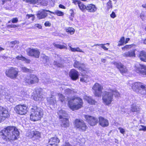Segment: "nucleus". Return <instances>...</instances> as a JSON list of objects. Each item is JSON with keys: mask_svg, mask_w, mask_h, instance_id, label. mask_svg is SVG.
I'll list each match as a JSON object with an SVG mask.
<instances>
[{"mask_svg": "<svg viewBox=\"0 0 146 146\" xmlns=\"http://www.w3.org/2000/svg\"><path fill=\"white\" fill-rule=\"evenodd\" d=\"M1 137L7 141H12L17 139L19 132L15 126H8L0 131Z\"/></svg>", "mask_w": 146, "mask_h": 146, "instance_id": "f257e3e1", "label": "nucleus"}, {"mask_svg": "<svg viewBox=\"0 0 146 146\" xmlns=\"http://www.w3.org/2000/svg\"><path fill=\"white\" fill-rule=\"evenodd\" d=\"M118 97L119 93L117 90L109 88L108 91H105L102 96L103 102L106 105L109 106L111 104L113 101V96Z\"/></svg>", "mask_w": 146, "mask_h": 146, "instance_id": "f03ea898", "label": "nucleus"}, {"mask_svg": "<svg viewBox=\"0 0 146 146\" xmlns=\"http://www.w3.org/2000/svg\"><path fill=\"white\" fill-rule=\"evenodd\" d=\"M43 110L36 105L32 106L30 109V120L33 122L40 120L43 115Z\"/></svg>", "mask_w": 146, "mask_h": 146, "instance_id": "7ed1b4c3", "label": "nucleus"}, {"mask_svg": "<svg viewBox=\"0 0 146 146\" xmlns=\"http://www.w3.org/2000/svg\"><path fill=\"white\" fill-rule=\"evenodd\" d=\"M84 102L81 98L73 96L70 98L68 102V105L72 111L77 110L83 107Z\"/></svg>", "mask_w": 146, "mask_h": 146, "instance_id": "20e7f679", "label": "nucleus"}, {"mask_svg": "<svg viewBox=\"0 0 146 146\" xmlns=\"http://www.w3.org/2000/svg\"><path fill=\"white\" fill-rule=\"evenodd\" d=\"M74 127L80 131L84 132L88 129V126L86 123L82 119H76L73 122Z\"/></svg>", "mask_w": 146, "mask_h": 146, "instance_id": "39448f33", "label": "nucleus"}, {"mask_svg": "<svg viewBox=\"0 0 146 146\" xmlns=\"http://www.w3.org/2000/svg\"><path fill=\"white\" fill-rule=\"evenodd\" d=\"M26 136L33 141H38L41 137V133L36 130H30L27 133Z\"/></svg>", "mask_w": 146, "mask_h": 146, "instance_id": "423d86ee", "label": "nucleus"}, {"mask_svg": "<svg viewBox=\"0 0 146 146\" xmlns=\"http://www.w3.org/2000/svg\"><path fill=\"white\" fill-rule=\"evenodd\" d=\"M19 73V71L17 68L11 67L6 70L5 73L7 77L14 79L17 78Z\"/></svg>", "mask_w": 146, "mask_h": 146, "instance_id": "0eeeda50", "label": "nucleus"}, {"mask_svg": "<svg viewBox=\"0 0 146 146\" xmlns=\"http://www.w3.org/2000/svg\"><path fill=\"white\" fill-rule=\"evenodd\" d=\"M28 109V106L24 104H19L16 105L14 108V110L15 113L21 115H25L27 114Z\"/></svg>", "mask_w": 146, "mask_h": 146, "instance_id": "6e6552de", "label": "nucleus"}, {"mask_svg": "<svg viewBox=\"0 0 146 146\" xmlns=\"http://www.w3.org/2000/svg\"><path fill=\"white\" fill-rule=\"evenodd\" d=\"M24 82L26 84L31 85L38 83L39 79L38 76L35 74L27 75L24 79Z\"/></svg>", "mask_w": 146, "mask_h": 146, "instance_id": "1a4fd4ad", "label": "nucleus"}, {"mask_svg": "<svg viewBox=\"0 0 146 146\" xmlns=\"http://www.w3.org/2000/svg\"><path fill=\"white\" fill-rule=\"evenodd\" d=\"M92 89L94 90V94L96 97H101L102 93L103 87L102 86L98 83H95L93 86Z\"/></svg>", "mask_w": 146, "mask_h": 146, "instance_id": "9d476101", "label": "nucleus"}, {"mask_svg": "<svg viewBox=\"0 0 146 146\" xmlns=\"http://www.w3.org/2000/svg\"><path fill=\"white\" fill-rule=\"evenodd\" d=\"M10 116V113L8 110L5 108L0 106V122L9 118Z\"/></svg>", "mask_w": 146, "mask_h": 146, "instance_id": "9b49d317", "label": "nucleus"}, {"mask_svg": "<svg viewBox=\"0 0 146 146\" xmlns=\"http://www.w3.org/2000/svg\"><path fill=\"white\" fill-rule=\"evenodd\" d=\"M28 55L34 57L35 58H39L40 54V52L39 49L37 48H29L26 50Z\"/></svg>", "mask_w": 146, "mask_h": 146, "instance_id": "f8f14e48", "label": "nucleus"}, {"mask_svg": "<svg viewBox=\"0 0 146 146\" xmlns=\"http://www.w3.org/2000/svg\"><path fill=\"white\" fill-rule=\"evenodd\" d=\"M84 117L86 121L91 126L96 125L98 122V119L96 117L88 115H85Z\"/></svg>", "mask_w": 146, "mask_h": 146, "instance_id": "ddd939ff", "label": "nucleus"}, {"mask_svg": "<svg viewBox=\"0 0 146 146\" xmlns=\"http://www.w3.org/2000/svg\"><path fill=\"white\" fill-rule=\"evenodd\" d=\"M139 66V67H136L135 71L139 74L142 75L143 77L146 76V65L140 64Z\"/></svg>", "mask_w": 146, "mask_h": 146, "instance_id": "4468645a", "label": "nucleus"}, {"mask_svg": "<svg viewBox=\"0 0 146 146\" xmlns=\"http://www.w3.org/2000/svg\"><path fill=\"white\" fill-rule=\"evenodd\" d=\"M73 66L75 68H78L81 72L86 73L88 72V68L85 67V65L84 63L80 64L79 62L75 61L74 64Z\"/></svg>", "mask_w": 146, "mask_h": 146, "instance_id": "2eb2a0df", "label": "nucleus"}, {"mask_svg": "<svg viewBox=\"0 0 146 146\" xmlns=\"http://www.w3.org/2000/svg\"><path fill=\"white\" fill-rule=\"evenodd\" d=\"M79 75L78 71L74 69H71L69 74V77L73 81H75L78 79Z\"/></svg>", "mask_w": 146, "mask_h": 146, "instance_id": "dca6fc26", "label": "nucleus"}, {"mask_svg": "<svg viewBox=\"0 0 146 146\" xmlns=\"http://www.w3.org/2000/svg\"><path fill=\"white\" fill-rule=\"evenodd\" d=\"M141 82H135L132 84L131 87L132 89L134 91L140 90V88L146 91V85H141Z\"/></svg>", "mask_w": 146, "mask_h": 146, "instance_id": "f3484780", "label": "nucleus"}, {"mask_svg": "<svg viewBox=\"0 0 146 146\" xmlns=\"http://www.w3.org/2000/svg\"><path fill=\"white\" fill-rule=\"evenodd\" d=\"M60 142V140L57 137H52L49 139L48 144L46 146H58Z\"/></svg>", "mask_w": 146, "mask_h": 146, "instance_id": "a211bd4d", "label": "nucleus"}, {"mask_svg": "<svg viewBox=\"0 0 146 146\" xmlns=\"http://www.w3.org/2000/svg\"><path fill=\"white\" fill-rule=\"evenodd\" d=\"M117 68L119 70L120 73L122 74H126L128 72V70L123 64L121 63H116L115 64Z\"/></svg>", "mask_w": 146, "mask_h": 146, "instance_id": "6ab92c4d", "label": "nucleus"}, {"mask_svg": "<svg viewBox=\"0 0 146 146\" xmlns=\"http://www.w3.org/2000/svg\"><path fill=\"white\" fill-rule=\"evenodd\" d=\"M59 119H62L61 120V126L62 127L66 128L69 127L70 122L69 119L66 118H63L62 115H60L59 116Z\"/></svg>", "mask_w": 146, "mask_h": 146, "instance_id": "aec40b11", "label": "nucleus"}, {"mask_svg": "<svg viewBox=\"0 0 146 146\" xmlns=\"http://www.w3.org/2000/svg\"><path fill=\"white\" fill-rule=\"evenodd\" d=\"M50 12V11L45 9L38 11L36 14L37 18L39 20L45 18L47 16V12Z\"/></svg>", "mask_w": 146, "mask_h": 146, "instance_id": "412c9836", "label": "nucleus"}, {"mask_svg": "<svg viewBox=\"0 0 146 146\" xmlns=\"http://www.w3.org/2000/svg\"><path fill=\"white\" fill-rule=\"evenodd\" d=\"M99 125L102 127H107L109 125L108 120L102 116L98 117Z\"/></svg>", "mask_w": 146, "mask_h": 146, "instance_id": "4be33fe9", "label": "nucleus"}, {"mask_svg": "<svg viewBox=\"0 0 146 146\" xmlns=\"http://www.w3.org/2000/svg\"><path fill=\"white\" fill-rule=\"evenodd\" d=\"M136 50L135 49H133L131 50L126 52L123 54L122 55L124 57L127 58L130 57H136L135 51Z\"/></svg>", "mask_w": 146, "mask_h": 146, "instance_id": "5701e85b", "label": "nucleus"}, {"mask_svg": "<svg viewBox=\"0 0 146 146\" xmlns=\"http://www.w3.org/2000/svg\"><path fill=\"white\" fill-rule=\"evenodd\" d=\"M137 56L141 61L146 62V51L144 50L139 51Z\"/></svg>", "mask_w": 146, "mask_h": 146, "instance_id": "b1692460", "label": "nucleus"}, {"mask_svg": "<svg viewBox=\"0 0 146 146\" xmlns=\"http://www.w3.org/2000/svg\"><path fill=\"white\" fill-rule=\"evenodd\" d=\"M73 3L75 5H78L79 8L82 11H86V6L83 2L78 0H74Z\"/></svg>", "mask_w": 146, "mask_h": 146, "instance_id": "393cba45", "label": "nucleus"}, {"mask_svg": "<svg viewBox=\"0 0 146 146\" xmlns=\"http://www.w3.org/2000/svg\"><path fill=\"white\" fill-rule=\"evenodd\" d=\"M86 8V11L90 13H94L96 11L97 9L95 5L92 3L88 4Z\"/></svg>", "mask_w": 146, "mask_h": 146, "instance_id": "a878e982", "label": "nucleus"}, {"mask_svg": "<svg viewBox=\"0 0 146 146\" xmlns=\"http://www.w3.org/2000/svg\"><path fill=\"white\" fill-rule=\"evenodd\" d=\"M86 100L88 103L90 105H95L97 103L96 101L91 97H87Z\"/></svg>", "mask_w": 146, "mask_h": 146, "instance_id": "bb28decb", "label": "nucleus"}, {"mask_svg": "<svg viewBox=\"0 0 146 146\" xmlns=\"http://www.w3.org/2000/svg\"><path fill=\"white\" fill-rule=\"evenodd\" d=\"M32 97L34 100L36 101L41 100L42 98L41 95L37 93H34L32 95Z\"/></svg>", "mask_w": 146, "mask_h": 146, "instance_id": "cd10ccee", "label": "nucleus"}, {"mask_svg": "<svg viewBox=\"0 0 146 146\" xmlns=\"http://www.w3.org/2000/svg\"><path fill=\"white\" fill-rule=\"evenodd\" d=\"M131 111L132 112H137L140 111V109L136 105L132 104L131 107Z\"/></svg>", "mask_w": 146, "mask_h": 146, "instance_id": "c85d7f7f", "label": "nucleus"}, {"mask_svg": "<svg viewBox=\"0 0 146 146\" xmlns=\"http://www.w3.org/2000/svg\"><path fill=\"white\" fill-rule=\"evenodd\" d=\"M63 44H64L65 45H62L59 44H57L55 43L53 44V45L54 47L56 48H59L60 49H67V47H66V45L65 44V43H63Z\"/></svg>", "mask_w": 146, "mask_h": 146, "instance_id": "c756f323", "label": "nucleus"}, {"mask_svg": "<svg viewBox=\"0 0 146 146\" xmlns=\"http://www.w3.org/2000/svg\"><path fill=\"white\" fill-rule=\"evenodd\" d=\"M66 31L70 35L73 34L75 32V29L72 27H68L65 29Z\"/></svg>", "mask_w": 146, "mask_h": 146, "instance_id": "7c9ffc66", "label": "nucleus"}, {"mask_svg": "<svg viewBox=\"0 0 146 146\" xmlns=\"http://www.w3.org/2000/svg\"><path fill=\"white\" fill-rule=\"evenodd\" d=\"M81 76L82 77L80 78V81L83 82H86L88 78V76L87 75L83 74H82Z\"/></svg>", "mask_w": 146, "mask_h": 146, "instance_id": "2f4dec72", "label": "nucleus"}, {"mask_svg": "<svg viewBox=\"0 0 146 146\" xmlns=\"http://www.w3.org/2000/svg\"><path fill=\"white\" fill-rule=\"evenodd\" d=\"M125 44V38L124 36H121L118 41L117 46H119Z\"/></svg>", "mask_w": 146, "mask_h": 146, "instance_id": "473e14b6", "label": "nucleus"}, {"mask_svg": "<svg viewBox=\"0 0 146 146\" xmlns=\"http://www.w3.org/2000/svg\"><path fill=\"white\" fill-rule=\"evenodd\" d=\"M71 51L73 52H84L79 47H77L76 48H74L69 46Z\"/></svg>", "mask_w": 146, "mask_h": 146, "instance_id": "72a5a7b5", "label": "nucleus"}, {"mask_svg": "<svg viewBox=\"0 0 146 146\" xmlns=\"http://www.w3.org/2000/svg\"><path fill=\"white\" fill-rule=\"evenodd\" d=\"M21 70L23 72L31 73L33 72V70L30 69H28L25 67H23L21 68Z\"/></svg>", "mask_w": 146, "mask_h": 146, "instance_id": "f704fd0d", "label": "nucleus"}, {"mask_svg": "<svg viewBox=\"0 0 146 146\" xmlns=\"http://www.w3.org/2000/svg\"><path fill=\"white\" fill-rule=\"evenodd\" d=\"M26 2L30 4H35L38 3V0H23Z\"/></svg>", "mask_w": 146, "mask_h": 146, "instance_id": "c9c22d12", "label": "nucleus"}, {"mask_svg": "<svg viewBox=\"0 0 146 146\" xmlns=\"http://www.w3.org/2000/svg\"><path fill=\"white\" fill-rule=\"evenodd\" d=\"M58 95L59 99L62 102L64 101L65 99V96H64L61 94H59Z\"/></svg>", "mask_w": 146, "mask_h": 146, "instance_id": "e433bc0d", "label": "nucleus"}, {"mask_svg": "<svg viewBox=\"0 0 146 146\" xmlns=\"http://www.w3.org/2000/svg\"><path fill=\"white\" fill-rule=\"evenodd\" d=\"M54 13L58 16H62L64 15V13L63 12L58 10L56 11Z\"/></svg>", "mask_w": 146, "mask_h": 146, "instance_id": "4c0bfd02", "label": "nucleus"}, {"mask_svg": "<svg viewBox=\"0 0 146 146\" xmlns=\"http://www.w3.org/2000/svg\"><path fill=\"white\" fill-rule=\"evenodd\" d=\"M106 5L108 9L109 10L110 8H111L112 7L111 1L110 0H109L107 3Z\"/></svg>", "mask_w": 146, "mask_h": 146, "instance_id": "58836bf2", "label": "nucleus"}, {"mask_svg": "<svg viewBox=\"0 0 146 146\" xmlns=\"http://www.w3.org/2000/svg\"><path fill=\"white\" fill-rule=\"evenodd\" d=\"M32 17V20L33 21L35 19V16L34 15L32 14H27L26 15V19H29L30 17Z\"/></svg>", "mask_w": 146, "mask_h": 146, "instance_id": "ea45409f", "label": "nucleus"}, {"mask_svg": "<svg viewBox=\"0 0 146 146\" xmlns=\"http://www.w3.org/2000/svg\"><path fill=\"white\" fill-rule=\"evenodd\" d=\"M7 27L8 28H15L18 27V25L14 24L8 25L7 26Z\"/></svg>", "mask_w": 146, "mask_h": 146, "instance_id": "a19ab883", "label": "nucleus"}, {"mask_svg": "<svg viewBox=\"0 0 146 146\" xmlns=\"http://www.w3.org/2000/svg\"><path fill=\"white\" fill-rule=\"evenodd\" d=\"M11 21L12 23H16L18 22V20L17 17H14L12 19Z\"/></svg>", "mask_w": 146, "mask_h": 146, "instance_id": "79ce46f5", "label": "nucleus"}, {"mask_svg": "<svg viewBox=\"0 0 146 146\" xmlns=\"http://www.w3.org/2000/svg\"><path fill=\"white\" fill-rule=\"evenodd\" d=\"M10 43V44L12 45H15L16 44H19V41L15 40L11 41Z\"/></svg>", "mask_w": 146, "mask_h": 146, "instance_id": "37998d69", "label": "nucleus"}, {"mask_svg": "<svg viewBox=\"0 0 146 146\" xmlns=\"http://www.w3.org/2000/svg\"><path fill=\"white\" fill-rule=\"evenodd\" d=\"M118 129L121 133L124 135L125 134V129L121 127H119L118 128Z\"/></svg>", "mask_w": 146, "mask_h": 146, "instance_id": "c03bdc74", "label": "nucleus"}, {"mask_svg": "<svg viewBox=\"0 0 146 146\" xmlns=\"http://www.w3.org/2000/svg\"><path fill=\"white\" fill-rule=\"evenodd\" d=\"M24 56H23L22 55H21L20 56H17L16 57V59L19 60H22L23 61V60L24 58Z\"/></svg>", "mask_w": 146, "mask_h": 146, "instance_id": "a18cd8bd", "label": "nucleus"}, {"mask_svg": "<svg viewBox=\"0 0 146 146\" xmlns=\"http://www.w3.org/2000/svg\"><path fill=\"white\" fill-rule=\"evenodd\" d=\"M23 61H25L26 63L27 64L30 63L31 62L29 59H27L25 57L23 58Z\"/></svg>", "mask_w": 146, "mask_h": 146, "instance_id": "49530a36", "label": "nucleus"}, {"mask_svg": "<svg viewBox=\"0 0 146 146\" xmlns=\"http://www.w3.org/2000/svg\"><path fill=\"white\" fill-rule=\"evenodd\" d=\"M110 16L112 18L114 19L116 17V15L114 11H112L110 15Z\"/></svg>", "mask_w": 146, "mask_h": 146, "instance_id": "de8ad7c7", "label": "nucleus"}, {"mask_svg": "<svg viewBox=\"0 0 146 146\" xmlns=\"http://www.w3.org/2000/svg\"><path fill=\"white\" fill-rule=\"evenodd\" d=\"M45 26L46 27H50L51 25V23L49 21H46L44 23Z\"/></svg>", "mask_w": 146, "mask_h": 146, "instance_id": "09e8293b", "label": "nucleus"}, {"mask_svg": "<svg viewBox=\"0 0 146 146\" xmlns=\"http://www.w3.org/2000/svg\"><path fill=\"white\" fill-rule=\"evenodd\" d=\"M106 44H101V47L103 49L106 50H107L108 49V48H106V46H105Z\"/></svg>", "mask_w": 146, "mask_h": 146, "instance_id": "8fccbe9b", "label": "nucleus"}, {"mask_svg": "<svg viewBox=\"0 0 146 146\" xmlns=\"http://www.w3.org/2000/svg\"><path fill=\"white\" fill-rule=\"evenodd\" d=\"M74 13L73 12H72L70 14V15L69 17V19L70 20L72 21L73 20V18L74 17Z\"/></svg>", "mask_w": 146, "mask_h": 146, "instance_id": "3c124183", "label": "nucleus"}, {"mask_svg": "<svg viewBox=\"0 0 146 146\" xmlns=\"http://www.w3.org/2000/svg\"><path fill=\"white\" fill-rule=\"evenodd\" d=\"M58 113L60 114H62V115L64 116V114H65L66 113V111H64L62 110H61L59 111Z\"/></svg>", "mask_w": 146, "mask_h": 146, "instance_id": "603ef678", "label": "nucleus"}, {"mask_svg": "<svg viewBox=\"0 0 146 146\" xmlns=\"http://www.w3.org/2000/svg\"><path fill=\"white\" fill-rule=\"evenodd\" d=\"M141 126L142 127L141 128H140L139 129V131H146V127L144 126L143 125H141Z\"/></svg>", "mask_w": 146, "mask_h": 146, "instance_id": "864d4df0", "label": "nucleus"}, {"mask_svg": "<svg viewBox=\"0 0 146 146\" xmlns=\"http://www.w3.org/2000/svg\"><path fill=\"white\" fill-rule=\"evenodd\" d=\"M121 49L122 50L124 51H125L127 49H129L127 45H125L123 47L121 48Z\"/></svg>", "mask_w": 146, "mask_h": 146, "instance_id": "5fc2aeb1", "label": "nucleus"}, {"mask_svg": "<svg viewBox=\"0 0 146 146\" xmlns=\"http://www.w3.org/2000/svg\"><path fill=\"white\" fill-rule=\"evenodd\" d=\"M62 146H72L68 142H65L64 145H63Z\"/></svg>", "mask_w": 146, "mask_h": 146, "instance_id": "6e6d98bb", "label": "nucleus"}, {"mask_svg": "<svg viewBox=\"0 0 146 146\" xmlns=\"http://www.w3.org/2000/svg\"><path fill=\"white\" fill-rule=\"evenodd\" d=\"M11 0H2V3L1 4L4 5L5 3L7 2H11Z\"/></svg>", "mask_w": 146, "mask_h": 146, "instance_id": "4d7b16f0", "label": "nucleus"}, {"mask_svg": "<svg viewBox=\"0 0 146 146\" xmlns=\"http://www.w3.org/2000/svg\"><path fill=\"white\" fill-rule=\"evenodd\" d=\"M35 27H37L39 29H41L42 28V26L40 25L39 24H36L35 25Z\"/></svg>", "mask_w": 146, "mask_h": 146, "instance_id": "13d9d810", "label": "nucleus"}, {"mask_svg": "<svg viewBox=\"0 0 146 146\" xmlns=\"http://www.w3.org/2000/svg\"><path fill=\"white\" fill-rule=\"evenodd\" d=\"M127 45L129 49L132 48L133 46H135V45L134 44H128Z\"/></svg>", "mask_w": 146, "mask_h": 146, "instance_id": "bf43d9fd", "label": "nucleus"}, {"mask_svg": "<svg viewBox=\"0 0 146 146\" xmlns=\"http://www.w3.org/2000/svg\"><path fill=\"white\" fill-rule=\"evenodd\" d=\"M59 7L60 8L62 9H66V7L63 5L62 4H60L59 5Z\"/></svg>", "mask_w": 146, "mask_h": 146, "instance_id": "052dcab7", "label": "nucleus"}, {"mask_svg": "<svg viewBox=\"0 0 146 146\" xmlns=\"http://www.w3.org/2000/svg\"><path fill=\"white\" fill-rule=\"evenodd\" d=\"M43 56H42V58L43 59H46L48 57L46 56L45 54H43Z\"/></svg>", "mask_w": 146, "mask_h": 146, "instance_id": "680f3d73", "label": "nucleus"}, {"mask_svg": "<svg viewBox=\"0 0 146 146\" xmlns=\"http://www.w3.org/2000/svg\"><path fill=\"white\" fill-rule=\"evenodd\" d=\"M130 40V39L129 38H126L125 40V44L127 43Z\"/></svg>", "mask_w": 146, "mask_h": 146, "instance_id": "e2e57ef3", "label": "nucleus"}, {"mask_svg": "<svg viewBox=\"0 0 146 146\" xmlns=\"http://www.w3.org/2000/svg\"><path fill=\"white\" fill-rule=\"evenodd\" d=\"M101 61L102 62L105 63L106 61V60L105 59H101Z\"/></svg>", "mask_w": 146, "mask_h": 146, "instance_id": "0e129e2a", "label": "nucleus"}, {"mask_svg": "<svg viewBox=\"0 0 146 146\" xmlns=\"http://www.w3.org/2000/svg\"><path fill=\"white\" fill-rule=\"evenodd\" d=\"M142 6L144 8H146V3L145 4H143L142 5Z\"/></svg>", "mask_w": 146, "mask_h": 146, "instance_id": "69168bd1", "label": "nucleus"}, {"mask_svg": "<svg viewBox=\"0 0 146 146\" xmlns=\"http://www.w3.org/2000/svg\"><path fill=\"white\" fill-rule=\"evenodd\" d=\"M101 46V44H95L93 46Z\"/></svg>", "mask_w": 146, "mask_h": 146, "instance_id": "338daca9", "label": "nucleus"}, {"mask_svg": "<svg viewBox=\"0 0 146 146\" xmlns=\"http://www.w3.org/2000/svg\"><path fill=\"white\" fill-rule=\"evenodd\" d=\"M143 43L145 44H146V38L143 41Z\"/></svg>", "mask_w": 146, "mask_h": 146, "instance_id": "774afa93", "label": "nucleus"}]
</instances>
